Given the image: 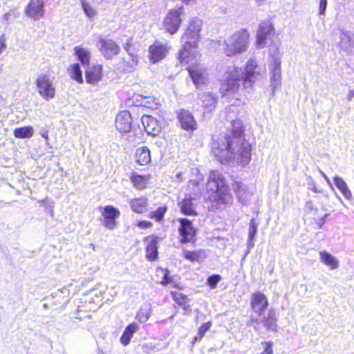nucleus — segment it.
Masks as SVG:
<instances>
[{"mask_svg":"<svg viewBox=\"0 0 354 354\" xmlns=\"http://www.w3.org/2000/svg\"><path fill=\"white\" fill-rule=\"evenodd\" d=\"M237 111L238 108L234 105L226 109L230 130L213 142L212 152L223 164L234 160L245 166L251 160V145L245 140L243 122L236 116Z\"/></svg>","mask_w":354,"mask_h":354,"instance_id":"1","label":"nucleus"},{"mask_svg":"<svg viewBox=\"0 0 354 354\" xmlns=\"http://www.w3.org/2000/svg\"><path fill=\"white\" fill-rule=\"evenodd\" d=\"M260 76L259 68L253 59L247 62L243 71L234 66H228L221 89L226 93H234L241 83L245 89L250 90Z\"/></svg>","mask_w":354,"mask_h":354,"instance_id":"2","label":"nucleus"},{"mask_svg":"<svg viewBox=\"0 0 354 354\" xmlns=\"http://www.w3.org/2000/svg\"><path fill=\"white\" fill-rule=\"evenodd\" d=\"M207 189L211 191L209 201L216 208L232 204L233 198L223 175L218 171H212L207 183Z\"/></svg>","mask_w":354,"mask_h":354,"instance_id":"3","label":"nucleus"},{"mask_svg":"<svg viewBox=\"0 0 354 354\" xmlns=\"http://www.w3.org/2000/svg\"><path fill=\"white\" fill-rule=\"evenodd\" d=\"M203 22L198 18H194L185 32L181 37V42L184 44L183 48L180 51L178 59L182 66L191 63L195 57L196 52L193 50L197 46V41L200 37Z\"/></svg>","mask_w":354,"mask_h":354,"instance_id":"4","label":"nucleus"},{"mask_svg":"<svg viewBox=\"0 0 354 354\" xmlns=\"http://www.w3.org/2000/svg\"><path fill=\"white\" fill-rule=\"evenodd\" d=\"M248 39L249 34L245 30L234 33L225 40V54L230 57L245 52L248 46Z\"/></svg>","mask_w":354,"mask_h":354,"instance_id":"5","label":"nucleus"},{"mask_svg":"<svg viewBox=\"0 0 354 354\" xmlns=\"http://www.w3.org/2000/svg\"><path fill=\"white\" fill-rule=\"evenodd\" d=\"M183 6H178L169 10L164 19L165 29L170 34H175L179 29L185 17Z\"/></svg>","mask_w":354,"mask_h":354,"instance_id":"6","label":"nucleus"},{"mask_svg":"<svg viewBox=\"0 0 354 354\" xmlns=\"http://www.w3.org/2000/svg\"><path fill=\"white\" fill-rule=\"evenodd\" d=\"M39 94L46 100L53 98L55 95V85L50 77L46 74L39 75L36 80Z\"/></svg>","mask_w":354,"mask_h":354,"instance_id":"7","label":"nucleus"},{"mask_svg":"<svg viewBox=\"0 0 354 354\" xmlns=\"http://www.w3.org/2000/svg\"><path fill=\"white\" fill-rule=\"evenodd\" d=\"M97 47L101 54L107 59H111L120 51L119 45L111 39L100 38L97 43Z\"/></svg>","mask_w":354,"mask_h":354,"instance_id":"8","label":"nucleus"},{"mask_svg":"<svg viewBox=\"0 0 354 354\" xmlns=\"http://www.w3.org/2000/svg\"><path fill=\"white\" fill-rule=\"evenodd\" d=\"M218 99V95L212 91L200 92L197 94L196 101L205 112L209 113L216 107Z\"/></svg>","mask_w":354,"mask_h":354,"instance_id":"9","label":"nucleus"},{"mask_svg":"<svg viewBox=\"0 0 354 354\" xmlns=\"http://www.w3.org/2000/svg\"><path fill=\"white\" fill-rule=\"evenodd\" d=\"M178 222L180 223L178 231L181 236L180 241L183 243L194 241L196 231L192 221L187 218H179Z\"/></svg>","mask_w":354,"mask_h":354,"instance_id":"10","label":"nucleus"},{"mask_svg":"<svg viewBox=\"0 0 354 354\" xmlns=\"http://www.w3.org/2000/svg\"><path fill=\"white\" fill-rule=\"evenodd\" d=\"M271 73L270 86H272V95H274L275 90L281 85V57L279 55L272 57V62L270 65Z\"/></svg>","mask_w":354,"mask_h":354,"instance_id":"11","label":"nucleus"},{"mask_svg":"<svg viewBox=\"0 0 354 354\" xmlns=\"http://www.w3.org/2000/svg\"><path fill=\"white\" fill-rule=\"evenodd\" d=\"M103 216V225L109 230H113L117 227L116 219L119 218L120 215V211L111 205H107L103 207V212H102Z\"/></svg>","mask_w":354,"mask_h":354,"instance_id":"12","label":"nucleus"},{"mask_svg":"<svg viewBox=\"0 0 354 354\" xmlns=\"http://www.w3.org/2000/svg\"><path fill=\"white\" fill-rule=\"evenodd\" d=\"M250 305L252 310L261 316L268 306V301L263 293L257 292L251 295Z\"/></svg>","mask_w":354,"mask_h":354,"instance_id":"13","label":"nucleus"},{"mask_svg":"<svg viewBox=\"0 0 354 354\" xmlns=\"http://www.w3.org/2000/svg\"><path fill=\"white\" fill-rule=\"evenodd\" d=\"M115 124L116 129L124 133L129 132L132 128V118L128 111L120 112L115 118Z\"/></svg>","mask_w":354,"mask_h":354,"instance_id":"14","label":"nucleus"},{"mask_svg":"<svg viewBox=\"0 0 354 354\" xmlns=\"http://www.w3.org/2000/svg\"><path fill=\"white\" fill-rule=\"evenodd\" d=\"M141 120L145 131L149 135L155 137L160 133L162 127L155 118L145 115L142 117Z\"/></svg>","mask_w":354,"mask_h":354,"instance_id":"15","label":"nucleus"},{"mask_svg":"<svg viewBox=\"0 0 354 354\" xmlns=\"http://www.w3.org/2000/svg\"><path fill=\"white\" fill-rule=\"evenodd\" d=\"M44 3L42 0H31L26 8V14L29 17L37 20L43 17Z\"/></svg>","mask_w":354,"mask_h":354,"instance_id":"16","label":"nucleus"},{"mask_svg":"<svg viewBox=\"0 0 354 354\" xmlns=\"http://www.w3.org/2000/svg\"><path fill=\"white\" fill-rule=\"evenodd\" d=\"M178 118L181 127L186 131H194L197 129V123L194 115L189 111L182 109L180 111Z\"/></svg>","mask_w":354,"mask_h":354,"instance_id":"17","label":"nucleus"},{"mask_svg":"<svg viewBox=\"0 0 354 354\" xmlns=\"http://www.w3.org/2000/svg\"><path fill=\"white\" fill-rule=\"evenodd\" d=\"M188 71L194 84L198 88L207 83V74L203 68L198 66H189Z\"/></svg>","mask_w":354,"mask_h":354,"instance_id":"18","label":"nucleus"},{"mask_svg":"<svg viewBox=\"0 0 354 354\" xmlns=\"http://www.w3.org/2000/svg\"><path fill=\"white\" fill-rule=\"evenodd\" d=\"M197 200L190 194L186 195L184 199L178 203L181 212L187 216L197 215L196 210Z\"/></svg>","mask_w":354,"mask_h":354,"instance_id":"19","label":"nucleus"},{"mask_svg":"<svg viewBox=\"0 0 354 354\" xmlns=\"http://www.w3.org/2000/svg\"><path fill=\"white\" fill-rule=\"evenodd\" d=\"M149 52L151 61L156 63L166 56L168 52V47L166 44L156 42L149 47Z\"/></svg>","mask_w":354,"mask_h":354,"instance_id":"20","label":"nucleus"},{"mask_svg":"<svg viewBox=\"0 0 354 354\" xmlns=\"http://www.w3.org/2000/svg\"><path fill=\"white\" fill-rule=\"evenodd\" d=\"M273 28L268 22H262L259 28L257 35V45L262 48L266 46L268 36L271 33Z\"/></svg>","mask_w":354,"mask_h":354,"instance_id":"21","label":"nucleus"},{"mask_svg":"<svg viewBox=\"0 0 354 354\" xmlns=\"http://www.w3.org/2000/svg\"><path fill=\"white\" fill-rule=\"evenodd\" d=\"M145 241H149L146 248V257L149 261H154L158 258V237L147 236Z\"/></svg>","mask_w":354,"mask_h":354,"instance_id":"22","label":"nucleus"},{"mask_svg":"<svg viewBox=\"0 0 354 354\" xmlns=\"http://www.w3.org/2000/svg\"><path fill=\"white\" fill-rule=\"evenodd\" d=\"M131 210L137 214H142L148 210L149 200L145 197H139L129 201Z\"/></svg>","mask_w":354,"mask_h":354,"instance_id":"23","label":"nucleus"},{"mask_svg":"<svg viewBox=\"0 0 354 354\" xmlns=\"http://www.w3.org/2000/svg\"><path fill=\"white\" fill-rule=\"evenodd\" d=\"M102 66L96 65L86 71V80L88 83L95 84L102 77Z\"/></svg>","mask_w":354,"mask_h":354,"instance_id":"24","label":"nucleus"},{"mask_svg":"<svg viewBox=\"0 0 354 354\" xmlns=\"http://www.w3.org/2000/svg\"><path fill=\"white\" fill-rule=\"evenodd\" d=\"M136 162L140 165H146L151 161V155L147 147L143 146L136 149L135 153Z\"/></svg>","mask_w":354,"mask_h":354,"instance_id":"25","label":"nucleus"},{"mask_svg":"<svg viewBox=\"0 0 354 354\" xmlns=\"http://www.w3.org/2000/svg\"><path fill=\"white\" fill-rule=\"evenodd\" d=\"M139 327L136 323H131L129 324L124 329L120 341L124 346H127L131 342V339L133 334L138 330Z\"/></svg>","mask_w":354,"mask_h":354,"instance_id":"26","label":"nucleus"},{"mask_svg":"<svg viewBox=\"0 0 354 354\" xmlns=\"http://www.w3.org/2000/svg\"><path fill=\"white\" fill-rule=\"evenodd\" d=\"M260 321L264 324L267 330H277V315L274 309H270L268 316L263 317Z\"/></svg>","mask_w":354,"mask_h":354,"instance_id":"27","label":"nucleus"},{"mask_svg":"<svg viewBox=\"0 0 354 354\" xmlns=\"http://www.w3.org/2000/svg\"><path fill=\"white\" fill-rule=\"evenodd\" d=\"M152 313L151 306L150 304L145 303L140 308L136 314V319L140 323L146 322L150 317Z\"/></svg>","mask_w":354,"mask_h":354,"instance_id":"28","label":"nucleus"},{"mask_svg":"<svg viewBox=\"0 0 354 354\" xmlns=\"http://www.w3.org/2000/svg\"><path fill=\"white\" fill-rule=\"evenodd\" d=\"M319 254L321 261L324 264L330 266V269L335 270L338 268L339 261L331 254L327 252L326 251H321Z\"/></svg>","mask_w":354,"mask_h":354,"instance_id":"29","label":"nucleus"},{"mask_svg":"<svg viewBox=\"0 0 354 354\" xmlns=\"http://www.w3.org/2000/svg\"><path fill=\"white\" fill-rule=\"evenodd\" d=\"M74 52L82 65L88 66L91 59V53L87 49L80 46H76L74 48Z\"/></svg>","mask_w":354,"mask_h":354,"instance_id":"30","label":"nucleus"},{"mask_svg":"<svg viewBox=\"0 0 354 354\" xmlns=\"http://www.w3.org/2000/svg\"><path fill=\"white\" fill-rule=\"evenodd\" d=\"M333 181L335 186L339 189L344 198L347 200H350L352 198V194L345 181L339 176H335Z\"/></svg>","mask_w":354,"mask_h":354,"instance_id":"31","label":"nucleus"},{"mask_svg":"<svg viewBox=\"0 0 354 354\" xmlns=\"http://www.w3.org/2000/svg\"><path fill=\"white\" fill-rule=\"evenodd\" d=\"M149 180V176L135 174L131 177V181L132 182L133 186L138 189H145L148 183Z\"/></svg>","mask_w":354,"mask_h":354,"instance_id":"32","label":"nucleus"},{"mask_svg":"<svg viewBox=\"0 0 354 354\" xmlns=\"http://www.w3.org/2000/svg\"><path fill=\"white\" fill-rule=\"evenodd\" d=\"M33 133V128L30 126L19 127L14 130V136L17 138H30Z\"/></svg>","mask_w":354,"mask_h":354,"instance_id":"33","label":"nucleus"},{"mask_svg":"<svg viewBox=\"0 0 354 354\" xmlns=\"http://www.w3.org/2000/svg\"><path fill=\"white\" fill-rule=\"evenodd\" d=\"M233 189L239 201L243 203L247 198L245 185L241 183H235L233 185Z\"/></svg>","mask_w":354,"mask_h":354,"instance_id":"34","label":"nucleus"},{"mask_svg":"<svg viewBox=\"0 0 354 354\" xmlns=\"http://www.w3.org/2000/svg\"><path fill=\"white\" fill-rule=\"evenodd\" d=\"M166 206L159 207L156 210L149 212L148 217L154 218L156 221L159 222L163 219L164 215L167 212Z\"/></svg>","mask_w":354,"mask_h":354,"instance_id":"35","label":"nucleus"},{"mask_svg":"<svg viewBox=\"0 0 354 354\" xmlns=\"http://www.w3.org/2000/svg\"><path fill=\"white\" fill-rule=\"evenodd\" d=\"M71 76L79 83L83 82L82 73L79 64H74L71 65Z\"/></svg>","mask_w":354,"mask_h":354,"instance_id":"36","label":"nucleus"},{"mask_svg":"<svg viewBox=\"0 0 354 354\" xmlns=\"http://www.w3.org/2000/svg\"><path fill=\"white\" fill-rule=\"evenodd\" d=\"M212 326V322H207L201 326V327L198 328V331L197 333V335L194 337L193 342H196L198 341H200L205 333L211 328Z\"/></svg>","mask_w":354,"mask_h":354,"instance_id":"37","label":"nucleus"},{"mask_svg":"<svg viewBox=\"0 0 354 354\" xmlns=\"http://www.w3.org/2000/svg\"><path fill=\"white\" fill-rule=\"evenodd\" d=\"M82 1V6L85 15L90 19H93L97 15V10L91 7L85 0Z\"/></svg>","mask_w":354,"mask_h":354,"instance_id":"38","label":"nucleus"},{"mask_svg":"<svg viewBox=\"0 0 354 354\" xmlns=\"http://www.w3.org/2000/svg\"><path fill=\"white\" fill-rule=\"evenodd\" d=\"M340 45L342 48H348L351 45V38L348 32L342 31L341 32Z\"/></svg>","mask_w":354,"mask_h":354,"instance_id":"39","label":"nucleus"},{"mask_svg":"<svg viewBox=\"0 0 354 354\" xmlns=\"http://www.w3.org/2000/svg\"><path fill=\"white\" fill-rule=\"evenodd\" d=\"M221 276L219 274H212L207 279V285L211 289H215L218 282L221 280Z\"/></svg>","mask_w":354,"mask_h":354,"instance_id":"40","label":"nucleus"},{"mask_svg":"<svg viewBox=\"0 0 354 354\" xmlns=\"http://www.w3.org/2000/svg\"><path fill=\"white\" fill-rule=\"evenodd\" d=\"M184 257L189 260L190 261H198L200 257V252L195 251H189V250H184L183 251Z\"/></svg>","mask_w":354,"mask_h":354,"instance_id":"41","label":"nucleus"},{"mask_svg":"<svg viewBox=\"0 0 354 354\" xmlns=\"http://www.w3.org/2000/svg\"><path fill=\"white\" fill-rule=\"evenodd\" d=\"M257 227L258 224L256 223L255 219L252 218L250 221V226H249V231H248V237L250 239H254L257 232Z\"/></svg>","mask_w":354,"mask_h":354,"instance_id":"42","label":"nucleus"},{"mask_svg":"<svg viewBox=\"0 0 354 354\" xmlns=\"http://www.w3.org/2000/svg\"><path fill=\"white\" fill-rule=\"evenodd\" d=\"M263 345L264 350L261 353V354H273L272 346L273 344L272 342H263L261 343Z\"/></svg>","mask_w":354,"mask_h":354,"instance_id":"43","label":"nucleus"},{"mask_svg":"<svg viewBox=\"0 0 354 354\" xmlns=\"http://www.w3.org/2000/svg\"><path fill=\"white\" fill-rule=\"evenodd\" d=\"M124 49L127 51V53H128V54L132 57V61L137 63L138 61V57L137 56H135L133 52L131 50V44L129 41L125 44Z\"/></svg>","mask_w":354,"mask_h":354,"instance_id":"44","label":"nucleus"},{"mask_svg":"<svg viewBox=\"0 0 354 354\" xmlns=\"http://www.w3.org/2000/svg\"><path fill=\"white\" fill-rule=\"evenodd\" d=\"M327 8V0H319V13L321 15H325Z\"/></svg>","mask_w":354,"mask_h":354,"instance_id":"45","label":"nucleus"},{"mask_svg":"<svg viewBox=\"0 0 354 354\" xmlns=\"http://www.w3.org/2000/svg\"><path fill=\"white\" fill-rule=\"evenodd\" d=\"M162 272H165V273H164L163 279H162V281L161 283H162V285H165H165H167V284H169V283H171V277L169 276V271L167 269H166V270H162Z\"/></svg>","mask_w":354,"mask_h":354,"instance_id":"46","label":"nucleus"},{"mask_svg":"<svg viewBox=\"0 0 354 354\" xmlns=\"http://www.w3.org/2000/svg\"><path fill=\"white\" fill-rule=\"evenodd\" d=\"M176 300L177 301L179 305L183 306V308L185 310H190V306L189 304H187V297L185 296H182L180 301H178V299H176Z\"/></svg>","mask_w":354,"mask_h":354,"instance_id":"47","label":"nucleus"},{"mask_svg":"<svg viewBox=\"0 0 354 354\" xmlns=\"http://www.w3.org/2000/svg\"><path fill=\"white\" fill-rule=\"evenodd\" d=\"M136 226L141 229L149 228L152 226V223L147 221H141L137 223Z\"/></svg>","mask_w":354,"mask_h":354,"instance_id":"48","label":"nucleus"},{"mask_svg":"<svg viewBox=\"0 0 354 354\" xmlns=\"http://www.w3.org/2000/svg\"><path fill=\"white\" fill-rule=\"evenodd\" d=\"M328 214H326L323 217L320 218L318 220L317 225H319V228H322V227L326 222V218L328 216Z\"/></svg>","mask_w":354,"mask_h":354,"instance_id":"49","label":"nucleus"},{"mask_svg":"<svg viewBox=\"0 0 354 354\" xmlns=\"http://www.w3.org/2000/svg\"><path fill=\"white\" fill-rule=\"evenodd\" d=\"M39 134L42 138H45L46 140H48V131L46 129H41Z\"/></svg>","mask_w":354,"mask_h":354,"instance_id":"50","label":"nucleus"},{"mask_svg":"<svg viewBox=\"0 0 354 354\" xmlns=\"http://www.w3.org/2000/svg\"><path fill=\"white\" fill-rule=\"evenodd\" d=\"M0 46H1L3 48H6L5 35H1L0 36Z\"/></svg>","mask_w":354,"mask_h":354,"instance_id":"51","label":"nucleus"},{"mask_svg":"<svg viewBox=\"0 0 354 354\" xmlns=\"http://www.w3.org/2000/svg\"><path fill=\"white\" fill-rule=\"evenodd\" d=\"M253 240L254 239H250L249 237H248V249H251L254 247V243H253Z\"/></svg>","mask_w":354,"mask_h":354,"instance_id":"52","label":"nucleus"},{"mask_svg":"<svg viewBox=\"0 0 354 354\" xmlns=\"http://www.w3.org/2000/svg\"><path fill=\"white\" fill-rule=\"evenodd\" d=\"M354 97V90H351L349 91L348 95H347V100L348 101H351L352 98Z\"/></svg>","mask_w":354,"mask_h":354,"instance_id":"53","label":"nucleus"},{"mask_svg":"<svg viewBox=\"0 0 354 354\" xmlns=\"http://www.w3.org/2000/svg\"><path fill=\"white\" fill-rule=\"evenodd\" d=\"M306 207L309 209H313V204L312 201H307L306 203Z\"/></svg>","mask_w":354,"mask_h":354,"instance_id":"54","label":"nucleus"},{"mask_svg":"<svg viewBox=\"0 0 354 354\" xmlns=\"http://www.w3.org/2000/svg\"><path fill=\"white\" fill-rule=\"evenodd\" d=\"M253 323L259 324V319L254 317H250V324H253Z\"/></svg>","mask_w":354,"mask_h":354,"instance_id":"55","label":"nucleus"},{"mask_svg":"<svg viewBox=\"0 0 354 354\" xmlns=\"http://www.w3.org/2000/svg\"><path fill=\"white\" fill-rule=\"evenodd\" d=\"M196 0H183V2L185 4H189L194 2Z\"/></svg>","mask_w":354,"mask_h":354,"instance_id":"56","label":"nucleus"},{"mask_svg":"<svg viewBox=\"0 0 354 354\" xmlns=\"http://www.w3.org/2000/svg\"><path fill=\"white\" fill-rule=\"evenodd\" d=\"M324 178H325V179L327 180V182H328V183H330V180H329V179L328 178V177H327L326 176H325V175H324Z\"/></svg>","mask_w":354,"mask_h":354,"instance_id":"57","label":"nucleus"},{"mask_svg":"<svg viewBox=\"0 0 354 354\" xmlns=\"http://www.w3.org/2000/svg\"><path fill=\"white\" fill-rule=\"evenodd\" d=\"M181 176H182V174H180H180H177L176 177L180 178H181Z\"/></svg>","mask_w":354,"mask_h":354,"instance_id":"58","label":"nucleus"},{"mask_svg":"<svg viewBox=\"0 0 354 354\" xmlns=\"http://www.w3.org/2000/svg\"><path fill=\"white\" fill-rule=\"evenodd\" d=\"M254 328L257 331L259 330V327L257 326H254Z\"/></svg>","mask_w":354,"mask_h":354,"instance_id":"59","label":"nucleus"},{"mask_svg":"<svg viewBox=\"0 0 354 354\" xmlns=\"http://www.w3.org/2000/svg\"><path fill=\"white\" fill-rule=\"evenodd\" d=\"M2 49H3L1 46H0V54L2 53Z\"/></svg>","mask_w":354,"mask_h":354,"instance_id":"60","label":"nucleus"},{"mask_svg":"<svg viewBox=\"0 0 354 354\" xmlns=\"http://www.w3.org/2000/svg\"><path fill=\"white\" fill-rule=\"evenodd\" d=\"M339 199L340 202H341L342 203H343V201H342V198H341L340 197H339Z\"/></svg>","mask_w":354,"mask_h":354,"instance_id":"61","label":"nucleus"},{"mask_svg":"<svg viewBox=\"0 0 354 354\" xmlns=\"http://www.w3.org/2000/svg\"><path fill=\"white\" fill-rule=\"evenodd\" d=\"M44 308H47V304H45L44 305Z\"/></svg>","mask_w":354,"mask_h":354,"instance_id":"62","label":"nucleus"}]
</instances>
